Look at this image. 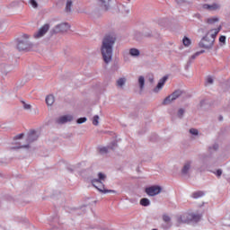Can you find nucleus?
I'll list each match as a JSON object with an SVG mask.
<instances>
[{
  "label": "nucleus",
  "mask_w": 230,
  "mask_h": 230,
  "mask_svg": "<svg viewBox=\"0 0 230 230\" xmlns=\"http://www.w3.org/2000/svg\"><path fill=\"white\" fill-rule=\"evenodd\" d=\"M116 34H107L102 41L101 53L106 64L112 62V51L116 44Z\"/></svg>",
  "instance_id": "f257e3e1"
},
{
  "label": "nucleus",
  "mask_w": 230,
  "mask_h": 230,
  "mask_svg": "<svg viewBox=\"0 0 230 230\" xmlns=\"http://www.w3.org/2000/svg\"><path fill=\"white\" fill-rule=\"evenodd\" d=\"M39 133H40L39 130H31L26 139L27 144L25 145H22V142L20 141V139L24 137V134L17 135L14 137V145L11 146V149L19 150L20 148H30V143H33V141H37V139H39V135H37Z\"/></svg>",
  "instance_id": "f03ea898"
},
{
  "label": "nucleus",
  "mask_w": 230,
  "mask_h": 230,
  "mask_svg": "<svg viewBox=\"0 0 230 230\" xmlns=\"http://www.w3.org/2000/svg\"><path fill=\"white\" fill-rule=\"evenodd\" d=\"M215 40L217 38L208 31L198 43V47L202 49L201 51H212L215 48Z\"/></svg>",
  "instance_id": "7ed1b4c3"
},
{
  "label": "nucleus",
  "mask_w": 230,
  "mask_h": 230,
  "mask_svg": "<svg viewBox=\"0 0 230 230\" xmlns=\"http://www.w3.org/2000/svg\"><path fill=\"white\" fill-rule=\"evenodd\" d=\"M97 177L98 178H94L91 181L93 188H96V190H98V191H100L101 193H116V190H114L105 189V184H103V182L107 181V174L103 172H99L97 174Z\"/></svg>",
  "instance_id": "20e7f679"
},
{
  "label": "nucleus",
  "mask_w": 230,
  "mask_h": 230,
  "mask_svg": "<svg viewBox=\"0 0 230 230\" xmlns=\"http://www.w3.org/2000/svg\"><path fill=\"white\" fill-rule=\"evenodd\" d=\"M33 48V43L30 41V36L28 34H23L18 39L17 49L19 51H30Z\"/></svg>",
  "instance_id": "39448f33"
},
{
  "label": "nucleus",
  "mask_w": 230,
  "mask_h": 230,
  "mask_svg": "<svg viewBox=\"0 0 230 230\" xmlns=\"http://www.w3.org/2000/svg\"><path fill=\"white\" fill-rule=\"evenodd\" d=\"M71 29V25L67 22H61L56 25L51 31L50 33H66V31H69Z\"/></svg>",
  "instance_id": "423d86ee"
},
{
  "label": "nucleus",
  "mask_w": 230,
  "mask_h": 230,
  "mask_svg": "<svg viewBox=\"0 0 230 230\" xmlns=\"http://www.w3.org/2000/svg\"><path fill=\"white\" fill-rule=\"evenodd\" d=\"M182 94H184V91H182V90H176L171 95L167 96L164 100L163 104L164 105H170V103L172 102H175V100H177V98H180V96H182Z\"/></svg>",
  "instance_id": "0eeeda50"
},
{
  "label": "nucleus",
  "mask_w": 230,
  "mask_h": 230,
  "mask_svg": "<svg viewBox=\"0 0 230 230\" xmlns=\"http://www.w3.org/2000/svg\"><path fill=\"white\" fill-rule=\"evenodd\" d=\"M145 191L148 197H155L163 191V187L159 185H152L150 187H146Z\"/></svg>",
  "instance_id": "6e6552de"
},
{
  "label": "nucleus",
  "mask_w": 230,
  "mask_h": 230,
  "mask_svg": "<svg viewBox=\"0 0 230 230\" xmlns=\"http://www.w3.org/2000/svg\"><path fill=\"white\" fill-rule=\"evenodd\" d=\"M199 218H200V216H197L194 214L191 215H183L180 217H178L177 219V223L179 224V226H181V224H188L190 222V220H199Z\"/></svg>",
  "instance_id": "1a4fd4ad"
},
{
  "label": "nucleus",
  "mask_w": 230,
  "mask_h": 230,
  "mask_svg": "<svg viewBox=\"0 0 230 230\" xmlns=\"http://www.w3.org/2000/svg\"><path fill=\"white\" fill-rule=\"evenodd\" d=\"M73 119H75V117L71 114L63 115L56 119V123H58V125H65V123H71Z\"/></svg>",
  "instance_id": "9d476101"
},
{
  "label": "nucleus",
  "mask_w": 230,
  "mask_h": 230,
  "mask_svg": "<svg viewBox=\"0 0 230 230\" xmlns=\"http://www.w3.org/2000/svg\"><path fill=\"white\" fill-rule=\"evenodd\" d=\"M48 31H49V24L46 23L34 33V39H42Z\"/></svg>",
  "instance_id": "9b49d317"
},
{
  "label": "nucleus",
  "mask_w": 230,
  "mask_h": 230,
  "mask_svg": "<svg viewBox=\"0 0 230 230\" xmlns=\"http://www.w3.org/2000/svg\"><path fill=\"white\" fill-rule=\"evenodd\" d=\"M193 164V162L187 161L183 164V166L181 168V175L182 177H189L190 176V171L191 170V165Z\"/></svg>",
  "instance_id": "f8f14e48"
},
{
  "label": "nucleus",
  "mask_w": 230,
  "mask_h": 230,
  "mask_svg": "<svg viewBox=\"0 0 230 230\" xmlns=\"http://www.w3.org/2000/svg\"><path fill=\"white\" fill-rule=\"evenodd\" d=\"M202 8L204 10H208V12H217V10H220V8H222V5L219 3H214L211 4H204Z\"/></svg>",
  "instance_id": "ddd939ff"
},
{
  "label": "nucleus",
  "mask_w": 230,
  "mask_h": 230,
  "mask_svg": "<svg viewBox=\"0 0 230 230\" xmlns=\"http://www.w3.org/2000/svg\"><path fill=\"white\" fill-rule=\"evenodd\" d=\"M168 80V75L164 76L161 78L156 85V87L154 89V93H158L163 87L164 86V84H166Z\"/></svg>",
  "instance_id": "4468645a"
},
{
  "label": "nucleus",
  "mask_w": 230,
  "mask_h": 230,
  "mask_svg": "<svg viewBox=\"0 0 230 230\" xmlns=\"http://www.w3.org/2000/svg\"><path fill=\"white\" fill-rule=\"evenodd\" d=\"M204 53H206V50H200V51L194 53L191 57L189 58V59L187 61V66H191V64L193 63V60H195V58H197V57H199V55H202Z\"/></svg>",
  "instance_id": "2eb2a0df"
},
{
  "label": "nucleus",
  "mask_w": 230,
  "mask_h": 230,
  "mask_svg": "<svg viewBox=\"0 0 230 230\" xmlns=\"http://www.w3.org/2000/svg\"><path fill=\"white\" fill-rule=\"evenodd\" d=\"M126 84H127L126 77H119L116 82V85L119 89H123V87H125Z\"/></svg>",
  "instance_id": "dca6fc26"
},
{
  "label": "nucleus",
  "mask_w": 230,
  "mask_h": 230,
  "mask_svg": "<svg viewBox=\"0 0 230 230\" xmlns=\"http://www.w3.org/2000/svg\"><path fill=\"white\" fill-rule=\"evenodd\" d=\"M97 152H99V154L101 155H107V154H109V152H111V149L109 148V146H99L97 148Z\"/></svg>",
  "instance_id": "f3484780"
},
{
  "label": "nucleus",
  "mask_w": 230,
  "mask_h": 230,
  "mask_svg": "<svg viewBox=\"0 0 230 230\" xmlns=\"http://www.w3.org/2000/svg\"><path fill=\"white\" fill-rule=\"evenodd\" d=\"M46 103L49 107H51L55 103V95L53 94H49L46 97Z\"/></svg>",
  "instance_id": "a211bd4d"
},
{
  "label": "nucleus",
  "mask_w": 230,
  "mask_h": 230,
  "mask_svg": "<svg viewBox=\"0 0 230 230\" xmlns=\"http://www.w3.org/2000/svg\"><path fill=\"white\" fill-rule=\"evenodd\" d=\"M129 55L130 57H133L134 58H137V57H139V55H141V51H139V49L133 48L129 49Z\"/></svg>",
  "instance_id": "6ab92c4d"
},
{
  "label": "nucleus",
  "mask_w": 230,
  "mask_h": 230,
  "mask_svg": "<svg viewBox=\"0 0 230 230\" xmlns=\"http://www.w3.org/2000/svg\"><path fill=\"white\" fill-rule=\"evenodd\" d=\"M199 161H200L201 164H204V166H208V164H209V157L206 155H202L199 157Z\"/></svg>",
  "instance_id": "aec40b11"
},
{
  "label": "nucleus",
  "mask_w": 230,
  "mask_h": 230,
  "mask_svg": "<svg viewBox=\"0 0 230 230\" xmlns=\"http://www.w3.org/2000/svg\"><path fill=\"white\" fill-rule=\"evenodd\" d=\"M73 7V0H67L65 7L66 13H71V8Z\"/></svg>",
  "instance_id": "412c9836"
},
{
  "label": "nucleus",
  "mask_w": 230,
  "mask_h": 230,
  "mask_svg": "<svg viewBox=\"0 0 230 230\" xmlns=\"http://www.w3.org/2000/svg\"><path fill=\"white\" fill-rule=\"evenodd\" d=\"M138 84H139L140 90L143 91V89H145V76L140 75L138 77Z\"/></svg>",
  "instance_id": "4be33fe9"
},
{
  "label": "nucleus",
  "mask_w": 230,
  "mask_h": 230,
  "mask_svg": "<svg viewBox=\"0 0 230 230\" xmlns=\"http://www.w3.org/2000/svg\"><path fill=\"white\" fill-rule=\"evenodd\" d=\"M189 133L190 134V136L193 137V139H195L196 137H199V129L197 128H190L189 129Z\"/></svg>",
  "instance_id": "5701e85b"
},
{
  "label": "nucleus",
  "mask_w": 230,
  "mask_h": 230,
  "mask_svg": "<svg viewBox=\"0 0 230 230\" xmlns=\"http://www.w3.org/2000/svg\"><path fill=\"white\" fill-rule=\"evenodd\" d=\"M92 123L94 127H98L100 125V116L94 115L92 119Z\"/></svg>",
  "instance_id": "b1692460"
},
{
  "label": "nucleus",
  "mask_w": 230,
  "mask_h": 230,
  "mask_svg": "<svg viewBox=\"0 0 230 230\" xmlns=\"http://www.w3.org/2000/svg\"><path fill=\"white\" fill-rule=\"evenodd\" d=\"M108 147L110 148V151L116 150V148H118V140H113L108 145Z\"/></svg>",
  "instance_id": "393cba45"
},
{
  "label": "nucleus",
  "mask_w": 230,
  "mask_h": 230,
  "mask_svg": "<svg viewBox=\"0 0 230 230\" xmlns=\"http://www.w3.org/2000/svg\"><path fill=\"white\" fill-rule=\"evenodd\" d=\"M140 205L144 206V208H146L147 206L150 205V199H148L147 198H143L140 199Z\"/></svg>",
  "instance_id": "a878e982"
},
{
  "label": "nucleus",
  "mask_w": 230,
  "mask_h": 230,
  "mask_svg": "<svg viewBox=\"0 0 230 230\" xmlns=\"http://www.w3.org/2000/svg\"><path fill=\"white\" fill-rule=\"evenodd\" d=\"M220 30H222V26H219V27L217 28V29H211V30H209L208 31H209L210 33H212V34L217 38V36L218 35V33H220Z\"/></svg>",
  "instance_id": "bb28decb"
},
{
  "label": "nucleus",
  "mask_w": 230,
  "mask_h": 230,
  "mask_svg": "<svg viewBox=\"0 0 230 230\" xmlns=\"http://www.w3.org/2000/svg\"><path fill=\"white\" fill-rule=\"evenodd\" d=\"M219 19L218 17H214V18H208L206 20L207 24H215V22H218Z\"/></svg>",
  "instance_id": "cd10ccee"
},
{
  "label": "nucleus",
  "mask_w": 230,
  "mask_h": 230,
  "mask_svg": "<svg viewBox=\"0 0 230 230\" xmlns=\"http://www.w3.org/2000/svg\"><path fill=\"white\" fill-rule=\"evenodd\" d=\"M193 199H200V197H204V191H196L192 194Z\"/></svg>",
  "instance_id": "c85d7f7f"
},
{
  "label": "nucleus",
  "mask_w": 230,
  "mask_h": 230,
  "mask_svg": "<svg viewBox=\"0 0 230 230\" xmlns=\"http://www.w3.org/2000/svg\"><path fill=\"white\" fill-rule=\"evenodd\" d=\"M134 37L136 40H143V39H145L144 33L141 32H136Z\"/></svg>",
  "instance_id": "c756f323"
},
{
  "label": "nucleus",
  "mask_w": 230,
  "mask_h": 230,
  "mask_svg": "<svg viewBox=\"0 0 230 230\" xmlns=\"http://www.w3.org/2000/svg\"><path fill=\"white\" fill-rule=\"evenodd\" d=\"M29 4L31 5L32 8L37 10L39 8V3L36 0H29Z\"/></svg>",
  "instance_id": "7c9ffc66"
},
{
  "label": "nucleus",
  "mask_w": 230,
  "mask_h": 230,
  "mask_svg": "<svg viewBox=\"0 0 230 230\" xmlns=\"http://www.w3.org/2000/svg\"><path fill=\"white\" fill-rule=\"evenodd\" d=\"M185 112L186 111L184 109L182 108L179 109L177 113L178 118H180V119H182Z\"/></svg>",
  "instance_id": "2f4dec72"
},
{
  "label": "nucleus",
  "mask_w": 230,
  "mask_h": 230,
  "mask_svg": "<svg viewBox=\"0 0 230 230\" xmlns=\"http://www.w3.org/2000/svg\"><path fill=\"white\" fill-rule=\"evenodd\" d=\"M182 42H183V45H185L186 47L191 45V40H190L188 37H184L182 40Z\"/></svg>",
  "instance_id": "473e14b6"
},
{
  "label": "nucleus",
  "mask_w": 230,
  "mask_h": 230,
  "mask_svg": "<svg viewBox=\"0 0 230 230\" xmlns=\"http://www.w3.org/2000/svg\"><path fill=\"white\" fill-rule=\"evenodd\" d=\"M24 111H31V104L26 103V102L22 101Z\"/></svg>",
  "instance_id": "72a5a7b5"
},
{
  "label": "nucleus",
  "mask_w": 230,
  "mask_h": 230,
  "mask_svg": "<svg viewBox=\"0 0 230 230\" xmlns=\"http://www.w3.org/2000/svg\"><path fill=\"white\" fill-rule=\"evenodd\" d=\"M209 152H217L218 150V144H214L208 147Z\"/></svg>",
  "instance_id": "f704fd0d"
},
{
  "label": "nucleus",
  "mask_w": 230,
  "mask_h": 230,
  "mask_svg": "<svg viewBox=\"0 0 230 230\" xmlns=\"http://www.w3.org/2000/svg\"><path fill=\"white\" fill-rule=\"evenodd\" d=\"M85 121H87V118L83 117V118L77 119L76 123H78V125H82V123H85Z\"/></svg>",
  "instance_id": "c9c22d12"
},
{
  "label": "nucleus",
  "mask_w": 230,
  "mask_h": 230,
  "mask_svg": "<svg viewBox=\"0 0 230 230\" xmlns=\"http://www.w3.org/2000/svg\"><path fill=\"white\" fill-rule=\"evenodd\" d=\"M163 220H164V222H165L166 224H169V222L172 221V218H171L170 216H168V215H164V216H163Z\"/></svg>",
  "instance_id": "e433bc0d"
},
{
  "label": "nucleus",
  "mask_w": 230,
  "mask_h": 230,
  "mask_svg": "<svg viewBox=\"0 0 230 230\" xmlns=\"http://www.w3.org/2000/svg\"><path fill=\"white\" fill-rule=\"evenodd\" d=\"M99 3L101 4L102 6H104V8L107 10L108 4H107V0H99Z\"/></svg>",
  "instance_id": "4c0bfd02"
},
{
  "label": "nucleus",
  "mask_w": 230,
  "mask_h": 230,
  "mask_svg": "<svg viewBox=\"0 0 230 230\" xmlns=\"http://www.w3.org/2000/svg\"><path fill=\"white\" fill-rule=\"evenodd\" d=\"M226 36L219 37V42L221 43V46H226Z\"/></svg>",
  "instance_id": "58836bf2"
},
{
  "label": "nucleus",
  "mask_w": 230,
  "mask_h": 230,
  "mask_svg": "<svg viewBox=\"0 0 230 230\" xmlns=\"http://www.w3.org/2000/svg\"><path fill=\"white\" fill-rule=\"evenodd\" d=\"M207 84H208L209 85L213 84V77L208 76L207 78Z\"/></svg>",
  "instance_id": "ea45409f"
},
{
  "label": "nucleus",
  "mask_w": 230,
  "mask_h": 230,
  "mask_svg": "<svg viewBox=\"0 0 230 230\" xmlns=\"http://www.w3.org/2000/svg\"><path fill=\"white\" fill-rule=\"evenodd\" d=\"M204 105H206V100H201L199 103V107L200 109H202V107H204Z\"/></svg>",
  "instance_id": "a19ab883"
},
{
  "label": "nucleus",
  "mask_w": 230,
  "mask_h": 230,
  "mask_svg": "<svg viewBox=\"0 0 230 230\" xmlns=\"http://www.w3.org/2000/svg\"><path fill=\"white\" fill-rule=\"evenodd\" d=\"M144 37H152V32L150 31L144 32Z\"/></svg>",
  "instance_id": "79ce46f5"
},
{
  "label": "nucleus",
  "mask_w": 230,
  "mask_h": 230,
  "mask_svg": "<svg viewBox=\"0 0 230 230\" xmlns=\"http://www.w3.org/2000/svg\"><path fill=\"white\" fill-rule=\"evenodd\" d=\"M217 177H220L222 175V170L218 169L217 171Z\"/></svg>",
  "instance_id": "37998d69"
},
{
  "label": "nucleus",
  "mask_w": 230,
  "mask_h": 230,
  "mask_svg": "<svg viewBox=\"0 0 230 230\" xmlns=\"http://www.w3.org/2000/svg\"><path fill=\"white\" fill-rule=\"evenodd\" d=\"M176 1H177V3L181 4V3H184V1H186V0H176Z\"/></svg>",
  "instance_id": "c03bdc74"
},
{
  "label": "nucleus",
  "mask_w": 230,
  "mask_h": 230,
  "mask_svg": "<svg viewBox=\"0 0 230 230\" xmlns=\"http://www.w3.org/2000/svg\"><path fill=\"white\" fill-rule=\"evenodd\" d=\"M125 13H130V10L129 9L125 10Z\"/></svg>",
  "instance_id": "a18cd8bd"
},
{
  "label": "nucleus",
  "mask_w": 230,
  "mask_h": 230,
  "mask_svg": "<svg viewBox=\"0 0 230 230\" xmlns=\"http://www.w3.org/2000/svg\"><path fill=\"white\" fill-rule=\"evenodd\" d=\"M128 1H130V0H128Z\"/></svg>",
  "instance_id": "49530a36"
}]
</instances>
